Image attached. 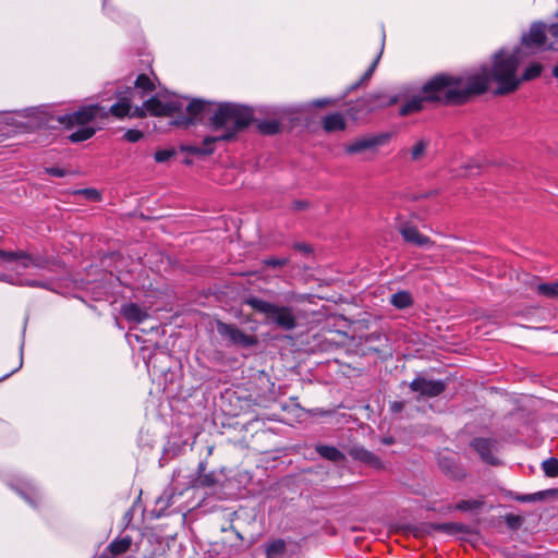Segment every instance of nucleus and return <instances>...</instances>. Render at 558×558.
Listing matches in <instances>:
<instances>
[{"label": "nucleus", "mask_w": 558, "mask_h": 558, "mask_svg": "<svg viewBox=\"0 0 558 558\" xmlns=\"http://www.w3.org/2000/svg\"><path fill=\"white\" fill-rule=\"evenodd\" d=\"M485 93V83L482 77H472L471 75L464 81L460 76H453L440 73L428 80L423 88L422 94L425 95L427 102L439 105H462L469 100L471 96L482 95Z\"/></svg>", "instance_id": "f257e3e1"}, {"label": "nucleus", "mask_w": 558, "mask_h": 558, "mask_svg": "<svg viewBox=\"0 0 558 558\" xmlns=\"http://www.w3.org/2000/svg\"><path fill=\"white\" fill-rule=\"evenodd\" d=\"M520 58L518 54L500 50L493 57L492 66H483L472 77H482L485 83V93L493 82L496 84L495 95H509L519 89Z\"/></svg>", "instance_id": "f03ea898"}, {"label": "nucleus", "mask_w": 558, "mask_h": 558, "mask_svg": "<svg viewBox=\"0 0 558 558\" xmlns=\"http://www.w3.org/2000/svg\"><path fill=\"white\" fill-rule=\"evenodd\" d=\"M108 118L106 109L98 105H87L78 108L76 111L59 117H53L43 112V119L39 123L40 126L54 129L58 124L64 125L65 129L78 128L75 132L71 133L68 138L72 143H80L89 140L96 133V129L90 126L89 123L97 119L104 120Z\"/></svg>", "instance_id": "7ed1b4c3"}, {"label": "nucleus", "mask_w": 558, "mask_h": 558, "mask_svg": "<svg viewBox=\"0 0 558 558\" xmlns=\"http://www.w3.org/2000/svg\"><path fill=\"white\" fill-rule=\"evenodd\" d=\"M254 112L250 107L225 102L218 104L208 119V124L213 131H219L220 134L211 135L215 142H231L236 135L244 131L252 123Z\"/></svg>", "instance_id": "20e7f679"}, {"label": "nucleus", "mask_w": 558, "mask_h": 558, "mask_svg": "<svg viewBox=\"0 0 558 558\" xmlns=\"http://www.w3.org/2000/svg\"><path fill=\"white\" fill-rule=\"evenodd\" d=\"M245 304L264 316L266 325L283 331H292L298 327V317L291 306L278 305L259 298H248Z\"/></svg>", "instance_id": "39448f33"}, {"label": "nucleus", "mask_w": 558, "mask_h": 558, "mask_svg": "<svg viewBox=\"0 0 558 558\" xmlns=\"http://www.w3.org/2000/svg\"><path fill=\"white\" fill-rule=\"evenodd\" d=\"M216 105L205 101L202 99H193L185 108V112H178L172 124L177 126L187 128L193 124L196 120L204 118L205 116H213Z\"/></svg>", "instance_id": "423d86ee"}, {"label": "nucleus", "mask_w": 558, "mask_h": 558, "mask_svg": "<svg viewBox=\"0 0 558 558\" xmlns=\"http://www.w3.org/2000/svg\"><path fill=\"white\" fill-rule=\"evenodd\" d=\"M411 391L417 392L420 398H435L440 396L447 388V384L442 380L429 379L424 376H417L409 385Z\"/></svg>", "instance_id": "0eeeda50"}, {"label": "nucleus", "mask_w": 558, "mask_h": 558, "mask_svg": "<svg viewBox=\"0 0 558 558\" xmlns=\"http://www.w3.org/2000/svg\"><path fill=\"white\" fill-rule=\"evenodd\" d=\"M144 107L154 117H173L183 109L182 102L174 100L162 102L157 97H151L144 102Z\"/></svg>", "instance_id": "6e6552de"}, {"label": "nucleus", "mask_w": 558, "mask_h": 558, "mask_svg": "<svg viewBox=\"0 0 558 558\" xmlns=\"http://www.w3.org/2000/svg\"><path fill=\"white\" fill-rule=\"evenodd\" d=\"M217 330L219 335L227 337L233 344H238L243 348H248L257 343V340L254 336L244 333L234 325L219 322L217 324Z\"/></svg>", "instance_id": "1a4fd4ad"}, {"label": "nucleus", "mask_w": 558, "mask_h": 558, "mask_svg": "<svg viewBox=\"0 0 558 558\" xmlns=\"http://www.w3.org/2000/svg\"><path fill=\"white\" fill-rule=\"evenodd\" d=\"M388 134L360 137L347 144L344 146V150L349 155L364 153L366 150L373 149L377 146L385 144L388 141Z\"/></svg>", "instance_id": "9d476101"}, {"label": "nucleus", "mask_w": 558, "mask_h": 558, "mask_svg": "<svg viewBox=\"0 0 558 558\" xmlns=\"http://www.w3.org/2000/svg\"><path fill=\"white\" fill-rule=\"evenodd\" d=\"M470 446L478 453L481 459L492 465H497L499 461L494 456L497 450V440L492 438L476 437L470 442Z\"/></svg>", "instance_id": "9b49d317"}, {"label": "nucleus", "mask_w": 558, "mask_h": 558, "mask_svg": "<svg viewBox=\"0 0 558 558\" xmlns=\"http://www.w3.org/2000/svg\"><path fill=\"white\" fill-rule=\"evenodd\" d=\"M434 532H441L448 535H456L460 533H468L469 529L466 525L457 522L428 523L425 524L422 529L417 530L414 535H432Z\"/></svg>", "instance_id": "f8f14e48"}, {"label": "nucleus", "mask_w": 558, "mask_h": 558, "mask_svg": "<svg viewBox=\"0 0 558 558\" xmlns=\"http://www.w3.org/2000/svg\"><path fill=\"white\" fill-rule=\"evenodd\" d=\"M134 94V90L129 87L124 92H117L116 96L119 99L118 102L112 105L110 109L107 111L108 116L112 114L118 119H123L128 117L132 110L131 99Z\"/></svg>", "instance_id": "ddd939ff"}, {"label": "nucleus", "mask_w": 558, "mask_h": 558, "mask_svg": "<svg viewBox=\"0 0 558 558\" xmlns=\"http://www.w3.org/2000/svg\"><path fill=\"white\" fill-rule=\"evenodd\" d=\"M12 489L20 494L33 507H38L41 501V495L38 488L29 481H17L10 483Z\"/></svg>", "instance_id": "4468645a"}, {"label": "nucleus", "mask_w": 558, "mask_h": 558, "mask_svg": "<svg viewBox=\"0 0 558 558\" xmlns=\"http://www.w3.org/2000/svg\"><path fill=\"white\" fill-rule=\"evenodd\" d=\"M438 465L441 472L451 480L460 481L466 476L465 469L452 457L440 456L438 459Z\"/></svg>", "instance_id": "2eb2a0df"}, {"label": "nucleus", "mask_w": 558, "mask_h": 558, "mask_svg": "<svg viewBox=\"0 0 558 558\" xmlns=\"http://www.w3.org/2000/svg\"><path fill=\"white\" fill-rule=\"evenodd\" d=\"M398 230L403 240L408 243L416 246H426L432 244V240L427 235L422 234L415 226L408 222L400 223Z\"/></svg>", "instance_id": "dca6fc26"}, {"label": "nucleus", "mask_w": 558, "mask_h": 558, "mask_svg": "<svg viewBox=\"0 0 558 558\" xmlns=\"http://www.w3.org/2000/svg\"><path fill=\"white\" fill-rule=\"evenodd\" d=\"M19 262L21 267L26 269L31 266L39 267L38 258H34L24 251L8 252L0 248V263Z\"/></svg>", "instance_id": "f3484780"}, {"label": "nucleus", "mask_w": 558, "mask_h": 558, "mask_svg": "<svg viewBox=\"0 0 558 558\" xmlns=\"http://www.w3.org/2000/svg\"><path fill=\"white\" fill-rule=\"evenodd\" d=\"M546 41V29L541 23H535L530 27V31L523 35L522 43L526 47H542Z\"/></svg>", "instance_id": "a211bd4d"}, {"label": "nucleus", "mask_w": 558, "mask_h": 558, "mask_svg": "<svg viewBox=\"0 0 558 558\" xmlns=\"http://www.w3.org/2000/svg\"><path fill=\"white\" fill-rule=\"evenodd\" d=\"M349 454L354 460H359L373 469L380 470L384 468L381 460L375 453L363 447L351 448Z\"/></svg>", "instance_id": "6ab92c4d"}, {"label": "nucleus", "mask_w": 558, "mask_h": 558, "mask_svg": "<svg viewBox=\"0 0 558 558\" xmlns=\"http://www.w3.org/2000/svg\"><path fill=\"white\" fill-rule=\"evenodd\" d=\"M215 138L211 136H206L203 141V146L196 145H181L180 149L182 151L189 153L195 156H209L215 151Z\"/></svg>", "instance_id": "aec40b11"}, {"label": "nucleus", "mask_w": 558, "mask_h": 558, "mask_svg": "<svg viewBox=\"0 0 558 558\" xmlns=\"http://www.w3.org/2000/svg\"><path fill=\"white\" fill-rule=\"evenodd\" d=\"M323 129L328 132L343 131L347 126V121L342 113L335 112L328 114L322 120Z\"/></svg>", "instance_id": "412c9836"}, {"label": "nucleus", "mask_w": 558, "mask_h": 558, "mask_svg": "<svg viewBox=\"0 0 558 558\" xmlns=\"http://www.w3.org/2000/svg\"><path fill=\"white\" fill-rule=\"evenodd\" d=\"M121 313L126 320L137 324L144 322L148 317L147 313L135 303L123 305Z\"/></svg>", "instance_id": "4be33fe9"}, {"label": "nucleus", "mask_w": 558, "mask_h": 558, "mask_svg": "<svg viewBox=\"0 0 558 558\" xmlns=\"http://www.w3.org/2000/svg\"><path fill=\"white\" fill-rule=\"evenodd\" d=\"M558 496V489H546L534 494H515L512 498L520 502L544 501L548 497Z\"/></svg>", "instance_id": "5701e85b"}, {"label": "nucleus", "mask_w": 558, "mask_h": 558, "mask_svg": "<svg viewBox=\"0 0 558 558\" xmlns=\"http://www.w3.org/2000/svg\"><path fill=\"white\" fill-rule=\"evenodd\" d=\"M206 466L202 462L198 464V476L195 478L193 486L199 488L214 487L217 484L215 472H205Z\"/></svg>", "instance_id": "b1692460"}, {"label": "nucleus", "mask_w": 558, "mask_h": 558, "mask_svg": "<svg viewBox=\"0 0 558 558\" xmlns=\"http://www.w3.org/2000/svg\"><path fill=\"white\" fill-rule=\"evenodd\" d=\"M266 558H281L287 553V543L282 538H275L265 545Z\"/></svg>", "instance_id": "393cba45"}, {"label": "nucleus", "mask_w": 558, "mask_h": 558, "mask_svg": "<svg viewBox=\"0 0 558 558\" xmlns=\"http://www.w3.org/2000/svg\"><path fill=\"white\" fill-rule=\"evenodd\" d=\"M424 102H427L424 94H422V96H415L401 106L399 113L400 116H409L418 112L423 109Z\"/></svg>", "instance_id": "a878e982"}, {"label": "nucleus", "mask_w": 558, "mask_h": 558, "mask_svg": "<svg viewBox=\"0 0 558 558\" xmlns=\"http://www.w3.org/2000/svg\"><path fill=\"white\" fill-rule=\"evenodd\" d=\"M316 451L320 457L332 462H341L345 460V456L332 446L320 445L316 447Z\"/></svg>", "instance_id": "bb28decb"}, {"label": "nucleus", "mask_w": 558, "mask_h": 558, "mask_svg": "<svg viewBox=\"0 0 558 558\" xmlns=\"http://www.w3.org/2000/svg\"><path fill=\"white\" fill-rule=\"evenodd\" d=\"M131 544L132 539L130 536L116 538L109 544L107 550L110 553L111 557H116L128 551L131 547Z\"/></svg>", "instance_id": "cd10ccee"}, {"label": "nucleus", "mask_w": 558, "mask_h": 558, "mask_svg": "<svg viewBox=\"0 0 558 558\" xmlns=\"http://www.w3.org/2000/svg\"><path fill=\"white\" fill-rule=\"evenodd\" d=\"M364 101L366 102L365 107L368 110H374L376 108L388 107L393 105L397 101V98L391 97L389 99H385L381 95L372 94L367 96V98H365Z\"/></svg>", "instance_id": "c85d7f7f"}, {"label": "nucleus", "mask_w": 558, "mask_h": 558, "mask_svg": "<svg viewBox=\"0 0 558 558\" xmlns=\"http://www.w3.org/2000/svg\"><path fill=\"white\" fill-rule=\"evenodd\" d=\"M390 303L399 310H404L413 305V298L409 291L402 290L391 295Z\"/></svg>", "instance_id": "c756f323"}, {"label": "nucleus", "mask_w": 558, "mask_h": 558, "mask_svg": "<svg viewBox=\"0 0 558 558\" xmlns=\"http://www.w3.org/2000/svg\"><path fill=\"white\" fill-rule=\"evenodd\" d=\"M134 87L141 92V97L153 93L156 89V85L153 80L146 74H140L135 82Z\"/></svg>", "instance_id": "7c9ffc66"}, {"label": "nucleus", "mask_w": 558, "mask_h": 558, "mask_svg": "<svg viewBox=\"0 0 558 558\" xmlns=\"http://www.w3.org/2000/svg\"><path fill=\"white\" fill-rule=\"evenodd\" d=\"M544 66L538 62L531 63L522 73L519 75V87L524 82H530L538 77L543 72Z\"/></svg>", "instance_id": "2f4dec72"}, {"label": "nucleus", "mask_w": 558, "mask_h": 558, "mask_svg": "<svg viewBox=\"0 0 558 558\" xmlns=\"http://www.w3.org/2000/svg\"><path fill=\"white\" fill-rule=\"evenodd\" d=\"M428 145L429 143L426 140H420L418 142H416L409 151L410 160L420 161L421 159H423L426 155Z\"/></svg>", "instance_id": "473e14b6"}, {"label": "nucleus", "mask_w": 558, "mask_h": 558, "mask_svg": "<svg viewBox=\"0 0 558 558\" xmlns=\"http://www.w3.org/2000/svg\"><path fill=\"white\" fill-rule=\"evenodd\" d=\"M258 130L265 135H275L281 131V123L277 120H267L258 124Z\"/></svg>", "instance_id": "72a5a7b5"}, {"label": "nucleus", "mask_w": 558, "mask_h": 558, "mask_svg": "<svg viewBox=\"0 0 558 558\" xmlns=\"http://www.w3.org/2000/svg\"><path fill=\"white\" fill-rule=\"evenodd\" d=\"M536 291L538 294L544 295L546 298H557L558 296V282L554 283H541L536 287Z\"/></svg>", "instance_id": "f704fd0d"}, {"label": "nucleus", "mask_w": 558, "mask_h": 558, "mask_svg": "<svg viewBox=\"0 0 558 558\" xmlns=\"http://www.w3.org/2000/svg\"><path fill=\"white\" fill-rule=\"evenodd\" d=\"M543 471L548 477L558 476V459L549 458L542 463Z\"/></svg>", "instance_id": "c9c22d12"}, {"label": "nucleus", "mask_w": 558, "mask_h": 558, "mask_svg": "<svg viewBox=\"0 0 558 558\" xmlns=\"http://www.w3.org/2000/svg\"><path fill=\"white\" fill-rule=\"evenodd\" d=\"M484 506V501L480 499L475 500H461L456 506V510L460 511H470V510H477L481 509Z\"/></svg>", "instance_id": "e433bc0d"}, {"label": "nucleus", "mask_w": 558, "mask_h": 558, "mask_svg": "<svg viewBox=\"0 0 558 558\" xmlns=\"http://www.w3.org/2000/svg\"><path fill=\"white\" fill-rule=\"evenodd\" d=\"M505 519L507 525L512 530L519 529L523 523V518L515 514H507Z\"/></svg>", "instance_id": "4c0bfd02"}, {"label": "nucleus", "mask_w": 558, "mask_h": 558, "mask_svg": "<svg viewBox=\"0 0 558 558\" xmlns=\"http://www.w3.org/2000/svg\"><path fill=\"white\" fill-rule=\"evenodd\" d=\"M174 150L173 149H163V150H158L155 153V160L157 162H166L168 161L172 156H174Z\"/></svg>", "instance_id": "58836bf2"}, {"label": "nucleus", "mask_w": 558, "mask_h": 558, "mask_svg": "<svg viewBox=\"0 0 558 558\" xmlns=\"http://www.w3.org/2000/svg\"><path fill=\"white\" fill-rule=\"evenodd\" d=\"M144 136L143 132L142 131H138V130H129L125 134H124V140L130 142V143H135V142H138L140 140H142Z\"/></svg>", "instance_id": "ea45409f"}, {"label": "nucleus", "mask_w": 558, "mask_h": 558, "mask_svg": "<svg viewBox=\"0 0 558 558\" xmlns=\"http://www.w3.org/2000/svg\"><path fill=\"white\" fill-rule=\"evenodd\" d=\"M264 264L270 267H282L288 264V258H268Z\"/></svg>", "instance_id": "a19ab883"}, {"label": "nucleus", "mask_w": 558, "mask_h": 558, "mask_svg": "<svg viewBox=\"0 0 558 558\" xmlns=\"http://www.w3.org/2000/svg\"><path fill=\"white\" fill-rule=\"evenodd\" d=\"M45 172L50 175L59 177V178L64 177L69 173L66 170L58 168V167H47V168H45Z\"/></svg>", "instance_id": "79ce46f5"}, {"label": "nucleus", "mask_w": 558, "mask_h": 558, "mask_svg": "<svg viewBox=\"0 0 558 558\" xmlns=\"http://www.w3.org/2000/svg\"><path fill=\"white\" fill-rule=\"evenodd\" d=\"M548 34L551 38L556 39L557 40V44H558V24H551L549 27H548ZM555 44L556 41H553L549 44V48L550 49H555Z\"/></svg>", "instance_id": "37998d69"}, {"label": "nucleus", "mask_w": 558, "mask_h": 558, "mask_svg": "<svg viewBox=\"0 0 558 558\" xmlns=\"http://www.w3.org/2000/svg\"><path fill=\"white\" fill-rule=\"evenodd\" d=\"M376 66V61L369 66V69L365 72V74L363 75V77L361 78V81L359 83H356L355 85H353L351 87V89H355L357 88V86H360L361 84H363L364 82H366L367 80L371 78V76L373 75V72H374V69Z\"/></svg>", "instance_id": "c03bdc74"}, {"label": "nucleus", "mask_w": 558, "mask_h": 558, "mask_svg": "<svg viewBox=\"0 0 558 558\" xmlns=\"http://www.w3.org/2000/svg\"><path fill=\"white\" fill-rule=\"evenodd\" d=\"M146 113H147V110L145 109L144 106L143 107H136L133 111L131 110L129 117L145 118Z\"/></svg>", "instance_id": "a18cd8bd"}, {"label": "nucleus", "mask_w": 558, "mask_h": 558, "mask_svg": "<svg viewBox=\"0 0 558 558\" xmlns=\"http://www.w3.org/2000/svg\"><path fill=\"white\" fill-rule=\"evenodd\" d=\"M333 104H335V101L332 99H329V98L317 99V100L313 101V106L318 107V108L331 106Z\"/></svg>", "instance_id": "49530a36"}, {"label": "nucleus", "mask_w": 558, "mask_h": 558, "mask_svg": "<svg viewBox=\"0 0 558 558\" xmlns=\"http://www.w3.org/2000/svg\"><path fill=\"white\" fill-rule=\"evenodd\" d=\"M293 248L298 250V251H300L302 253H305V254L312 253V247L310 245H307V244H304V243H295L293 245Z\"/></svg>", "instance_id": "de8ad7c7"}, {"label": "nucleus", "mask_w": 558, "mask_h": 558, "mask_svg": "<svg viewBox=\"0 0 558 558\" xmlns=\"http://www.w3.org/2000/svg\"><path fill=\"white\" fill-rule=\"evenodd\" d=\"M404 409V402L395 401L390 404V410L393 413H400Z\"/></svg>", "instance_id": "09e8293b"}, {"label": "nucleus", "mask_w": 558, "mask_h": 558, "mask_svg": "<svg viewBox=\"0 0 558 558\" xmlns=\"http://www.w3.org/2000/svg\"><path fill=\"white\" fill-rule=\"evenodd\" d=\"M306 206H307V203L303 202V201H296L293 203V208L296 210L304 209Z\"/></svg>", "instance_id": "8fccbe9b"}, {"label": "nucleus", "mask_w": 558, "mask_h": 558, "mask_svg": "<svg viewBox=\"0 0 558 558\" xmlns=\"http://www.w3.org/2000/svg\"><path fill=\"white\" fill-rule=\"evenodd\" d=\"M381 441L385 445H392V444H395V439L392 437H385V438H383Z\"/></svg>", "instance_id": "3c124183"}, {"label": "nucleus", "mask_w": 558, "mask_h": 558, "mask_svg": "<svg viewBox=\"0 0 558 558\" xmlns=\"http://www.w3.org/2000/svg\"><path fill=\"white\" fill-rule=\"evenodd\" d=\"M82 193L89 196V195L96 194V191L95 190H90V189H86V190H83Z\"/></svg>", "instance_id": "603ef678"}, {"label": "nucleus", "mask_w": 558, "mask_h": 558, "mask_svg": "<svg viewBox=\"0 0 558 558\" xmlns=\"http://www.w3.org/2000/svg\"><path fill=\"white\" fill-rule=\"evenodd\" d=\"M553 75L558 78V63L553 69Z\"/></svg>", "instance_id": "864d4df0"}, {"label": "nucleus", "mask_w": 558, "mask_h": 558, "mask_svg": "<svg viewBox=\"0 0 558 558\" xmlns=\"http://www.w3.org/2000/svg\"><path fill=\"white\" fill-rule=\"evenodd\" d=\"M99 558H111L106 553H104Z\"/></svg>", "instance_id": "5fc2aeb1"}]
</instances>
